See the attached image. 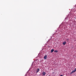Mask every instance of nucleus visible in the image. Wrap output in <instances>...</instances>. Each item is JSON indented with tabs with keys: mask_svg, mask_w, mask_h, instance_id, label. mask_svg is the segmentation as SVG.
I'll return each mask as SVG.
<instances>
[{
	"mask_svg": "<svg viewBox=\"0 0 76 76\" xmlns=\"http://www.w3.org/2000/svg\"><path fill=\"white\" fill-rule=\"evenodd\" d=\"M42 74L43 75V76H45V74H46V73H45V72H42Z\"/></svg>",
	"mask_w": 76,
	"mask_h": 76,
	"instance_id": "1",
	"label": "nucleus"
},
{
	"mask_svg": "<svg viewBox=\"0 0 76 76\" xmlns=\"http://www.w3.org/2000/svg\"><path fill=\"white\" fill-rule=\"evenodd\" d=\"M66 44V41L64 42L63 43V45H65Z\"/></svg>",
	"mask_w": 76,
	"mask_h": 76,
	"instance_id": "2",
	"label": "nucleus"
},
{
	"mask_svg": "<svg viewBox=\"0 0 76 76\" xmlns=\"http://www.w3.org/2000/svg\"><path fill=\"white\" fill-rule=\"evenodd\" d=\"M76 71V68H75V70L72 71V72H73V73H75V72Z\"/></svg>",
	"mask_w": 76,
	"mask_h": 76,
	"instance_id": "3",
	"label": "nucleus"
},
{
	"mask_svg": "<svg viewBox=\"0 0 76 76\" xmlns=\"http://www.w3.org/2000/svg\"><path fill=\"white\" fill-rule=\"evenodd\" d=\"M47 55H45L44 57V58L45 59L47 58Z\"/></svg>",
	"mask_w": 76,
	"mask_h": 76,
	"instance_id": "4",
	"label": "nucleus"
},
{
	"mask_svg": "<svg viewBox=\"0 0 76 76\" xmlns=\"http://www.w3.org/2000/svg\"><path fill=\"white\" fill-rule=\"evenodd\" d=\"M39 69H37V71L36 72V73H38V72H39Z\"/></svg>",
	"mask_w": 76,
	"mask_h": 76,
	"instance_id": "5",
	"label": "nucleus"
},
{
	"mask_svg": "<svg viewBox=\"0 0 76 76\" xmlns=\"http://www.w3.org/2000/svg\"><path fill=\"white\" fill-rule=\"evenodd\" d=\"M54 49H52L51 50V53H53V51H54Z\"/></svg>",
	"mask_w": 76,
	"mask_h": 76,
	"instance_id": "6",
	"label": "nucleus"
},
{
	"mask_svg": "<svg viewBox=\"0 0 76 76\" xmlns=\"http://www.w3.org/2000/svg\"><path fill=\"white\" fill-rule=\"evenodd\" d=\"M54 52L55 53H57L58 52V50H56L54 51Z\"/></svg>",
	"mask_w": 76,
	"mask_h": 76,
	"instance_id": "7",
	"label": "nucleus"
},
{
	"mask_svg": "<svg viewBox=\"0 0 76 76\" xmlns=\"http://www.w3.org/2000/svg\"><path fill=\"white\" fill-rule=\"evenodd\" d=\"M69 39H66V41H67V42H69Z\"/></svg>",
	"mask_w": 76,
	"mask_h": 76,
	"instance_id": "8",
	"label": "nucleus"
},
{
	"mask_svg": "<svg viewBox=\"0 0 76 76\" xmlns=\"http://www.w3.org/2000/svg\"><path fill=\"white\" fill-rule=\"evenodd\" d=\"M73 73V71H72V72L71 73V74H72V73Z\"/></svg>",
	"mask_w": 76,
	"mask_h": 76,
	"instance_id": "9",
	"label": "nucleus"
},
{
	"mask_svg": "<svg viewBox=\"0 0 76 76\" xmlns=\"http://www.w3.org/2000/svg\"><path fill=\"white\" fill-rule=\"evenodd\" d=\"M60 76H63V75H61Z\"/></svg>",
	"mask_w": 76,
	"mask_h": 76,
	"instance_id": "10",
	"label": "nucleus"
}]
</instances>
